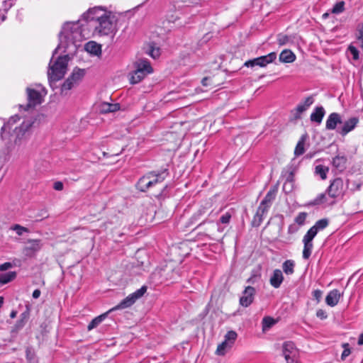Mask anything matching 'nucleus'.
<instances>
[{"label":"nucleus","instance_id":"obj_3","mask_svg":"<svg viewBox=\"0 0 363 363\" xmlns=\"http://www.w3.org/2000/svg\"><path fill=\"white\" fill-rule=\"evenodd\" d=\"M18 120L19 117L17 115L11 116L9 121L2 126L1 130V137L2 139L6 137V133L10 134L11 130L13 131L12 134L10 135V140L13 142L14 147L20 146L28 138L31 133L32 126L35 122L33 117H29L25 118L20 125L15 126L13 128V125H15Z\"/></svg>","mask_w":363,"mask_h":363},{"label":"nucleus","instance_id":"obj_20","mask_svg":"<svg viewBox=\"0 0 363 363\" xmlns=\"http://www.w3.org/2000/svg\"><path fill=\"white\" fill-rule=\"evenodd\" d=\"M325 113V111L323 106H317L311 114V121L320 124L322 122Z\"/></svg>","mask_w":363,"mask_h":363},{"label":"nucleus","instance_id":"obj_45","mask_svg":"<svg viewBox=\"0 0 363 363\" xmlns=\"http://www.w3.org/2000/svg\"><path fill=\"white\" fill-rule=\"evenodd\" d=\"M323 292L319 289L314 290L313 291V296L317 301L318 303L320 302L322 297Z\"/></svg>","mask_w":363,"mask_h":363},{"label":"nucleus","instance_id":"obj_44","mask_svg":"<svg viewBox=\"0 0 363 363\" xmlns=\"http://www.w3.org/2000/svg\"><path fill=\"white\" fill-rule=\"evenodd\" d=\"M230 218H231V215L230 213H225L224 215H223L220 218V220L222 223L223 224H227L230 222Z\"/></svg>","mask_w":363,"mask_h":363},{"label":"nucleus","instance_id":"obj_1","mask_svg":"<svg viewBox=\"0 0 363 363\" xmlns=\"http://www.w3.org/2000/svg\"><path fill=\"white\" fill-rule=\"evenodd\" d=\"M83 26L84 25L80 24L79 21L68 22L63 26L60 33V43L53 51L52 57L49 63L48 77L51 86H52L54 82L63 78L67 72L69 60V55L59 56L56 60L54 59V56L62 48H63L64 52H66L69 49H71V51L76 50L77 43L85 38V35L83 33Z\"/></svg>","mask_w":363,"mask_h":363},{"label":"nucleus","instance_id":"obj_9","mask_svg":"<svg viewBox=\"0 0 363 363\" xmlns=\"http://www.w3.org/2000/svg\"><path fill=\"white\" fill-rule=\"evenodd\" d=\"M27 98H28V107H34L36 105L40 104L43 101V98L46 95L45 89L40 86L36 89L27 88Z\"/></svg>","mask_w":363,"mask_h":363},{"label":"nucleus","instance_id":"obj_4","mask_svg":"<svg viewBox=\"0 0 363 363\" xmlns=\"http://www.w3.org/2000/svg\"><path fill=\"white\" fill-rule=\"evenodd\" d=\"M147 286H143L140 289H138L133 294L128 295L125 298L121 301L117 306L110 309L105 313H103L96 318H94L88 325L87 330L89 331L93 330L96 328L107 316V314L111 311L118 310V309H124L131 306L135 302L140 298H141L145 293L147 291Z\"/></svg>","mask_w":363,"mask_h":363},{"label":"nucleus","instance_id":"obj_55","mask_svg":"<svg viewBox=\"0 0 363 363\" xmlns=\"http://www.w3.org/2000/svg\"><path fill=\"white\" fill-rule=\"evenodd\" d=\"M358 345H363V333H362L359 337Z\"/></svg>","mask_w":363,"mask_h":363},{"label":"nucleus","instance_id":"obj_46","mask_svg":"<svg viewBox=\"0 0 363 363\" xmlns=\"http://www.w3.org/2000/svg\"><path fill=\"white\" fill-rule=\"evenodd\" d=\"M206 208L203 207L200 209H199V211H197V213L194 216L193 218L194 219H199L201 216H203L204 214L206 213Z\"/></svg>","mask_w":363,"mask_h":363},{"label":"nucleus","instance_id":"obj_18","mask_svg":"<svg viewBox=\"0 0 363 363\" xmlns=\"http://www.w3.org/2000/svg\"><path fill=\"white\" fill-rule=\"evenodd\" d=\"M284 280V276L280 269H274L269 279L270 284L275 289L279 288Z\"/></svg>","mask_w":363,"mask_h":363},{"label":"nucleus","instance_id":"obj_51","mask_svg":"<svg viewBox=\"0 0 363 363\" xmlns=\"http://www.w3.org/2000/svg\"><path fill=\"white\" fill-rule=\"evenodd\" d=\"M64 185L61 182H56L54 183L53 188L57 191H62L63 189Z\"/></svg>","mask_w":363,"mask_h":363},{"label":"nucleus","instance_id":"obj_30","mask_svg":"<svg viewBox=\"0 0 363 363\" xmlns=\"http://www.w3.org/2000/svg\"><path fill=\"white\" fill-rule=\"evenodd\" d=\"M232 345H230L229 343L224 340L218 345L216 354L217 355L223 356L226 353L227 350L230 349Z\"/></svg>","mask_w":363,"mask_h":363},{"label":"nucleus","instance_id":"obj_34","mask_svg":"<svg viewBox=\"0 0 363 363\" xmlns=\"http://www.w3.org/2000/svg\"><path fill=\"white\" fill-rule=\"evenodd\" d=\"M347 51L352 55L353 60L357 61L359 59V52L354 45H350L347 48Z\"/></svg>","mask_w":363,"mask_h":363},{"label":"nucleus","instance_id":"obj_7","mask_svg":"<svg viewBox=\"0 0 363 363\" xmlns=\"http://www.w3.org/2000/svg\"><path fill=\"white\" fill-rule=\"evenodd\" d=\"M134 70L130 73V82L132 84L141 82L147 75L153 72V69L147 59L139 58L133 63Z\"/></svg>","mask_w":363,"mask_h":363},{"label":"nucleus","instance_id":"obj_33","mask_svg":"<svg viewBox=\"0 0 363 363\" xmlns=\"http://www.w3.org/2000/svg\"><path fill=\"white\" fill-rule=\"evenodd\" d=\"M345 1H340L337 3H336L332 10L331 12L335 14H339L342 13L345 11Z\"/></svg>","mask_w":363,"mask_h":363},{"label":"nucleus","instance_id":"obj_37","mask_svg":"<svg viewBox=\"0 0 363 363\" xmlns=\"http://www.w3.org/2000/svg\"><path fill=\"white\" fill-rule=\"evenodd\" d=\"M308 108H306L302 103H300L295 108L294 117L296 118H299L301 117V115Z\"/></svg>","mask_w":363,"mask_h":363},{"label":"nucleus","instance_id":"obj_36","mask_svg":"<svg viewBox=\"0 0 363 363\" xmlns=\"http://www.w3.org/2000/svg\"><path fill=\"white\" fill-rule=\"evenodd\" d=\"M274 320L272 318L265 317L262 320L263 330H267L274 324Z\"/></svg>","mask_w":363,"mask_h":363},{"label":"nucleus","instance_id":"obj_2","mask_svg":"<svg viewBox=\"0 0 363 363\" xmlns=\"http://www.w3.org/2000/svg\"><path fill=\"white\" fill-rule=\"evenodd\" d=\"M86 20L94 26V33L100 36H113L118 30L116 16L101 7L89 9L86 13Z\"/></svg>","mask_w":363,"mask_h":363},{"label":"nucleus","instance_id":"obj_26","mask_svg":"<svg viewBox=\"0 0 363 363\" xmlns=\"http://www.w3.org/2000/svg\"><path fill=\"white\" fill-rule=\"evenodd\" d=\"M16 277L15 272H9L6 273H0V284H6L13 280Z\"/></svg>","mask_w":363,"mask_h":363},{"label":"nucleus","instance_id":"obj_59","mask_svg":"<svg viewBox=\"0 0 363 363\" xmlns=\"http://www.w3.org/2000/svg\"><path fill=\"white\" fill-rule=\"evenodd\" d=\"M328 16V13H324L323 14V17H327Z\"/></svg>","mask_w":363,"mask_h":363},{"label":"nucleus","instance_id":"obj_25","mask_svg":"<svg viewBox=\"0 0 363 363\" xmlns=\"http://www.w3.org/2000/svg\"><path fill=\"white\" fill-rule=\"evenodd\" d=\"M277 192V188L270 189L267 192V195L265 196L264 199L262 201L260 204L263 205V206H267L269 208L272 201L275 199Z\"/></svg>","mask_w":363,"mask_h":363},{"label":"nucleus","instance_id":"obj_11","mask_svg":"<svg viewBox=\"0 0 363 363\" xmlns=\"http://www.w3.org/2000/svg\"><path fill=\"white\" fill-rule=\"evenodd\" d=\"M326 191L333 199L344 195V182L341 178L335 179L328 187Z\"/></svg>","mask_w":363,"mask_h":363},{"label":"nucleus","instance_id":"obj_49","mask_svg":"<svg viewBox=\"0 0 363 363\" xmlns=\"http://www.w3.org/2000/svg\"><path fill=\"white\" fill-rule=\"evenodd\" d=\"M298 230V227L296 224H291L288 228V233L294 234Z\"/></svg>","mask_w":363,"mask_h":363},{"label":"nucleus","instance_id":"obj_48","mask_svg":"<svg viewBox=\"0 0 363 363\" xmlns=\"http://www.w3.org/2000/svg\"><path fill=\"white\" fill-rule=\"evenodd\" d=\"M149 55L154 59L157 58L160 55V50L158 48H151L149 52Z\"/></svg>","mask_w":363,"mask_h":363},{"label":"nucleus","instance_id":"obj_56","mask_svg":"<svg viewBox=\"0 0 363 363\" xmlns=\"http://www.w3.org/2000/svg\"><path fill=\"white\" fill-rule=\"evenodd\" d=\"M16 314H17V312L15 311H12L11 314H10V317L11 318H14L16 316Z\"/></svg>","mask_w":363,"mask_h":363},{"label":"nucleus","instance_id":"obj_38","mask_svg":"<svg viewBox=\"0 0 363 363\" xmlns=\"http://www.w3.org/2000/svg\"><path fill=\"white\" fill-rule=\"evenodd\" d=\"M327 197L325 193L319 194L313 201V205H320L326 202Z\"/></svg>","mask_w":363,"mask_h":363},{"label":"nucleus","instance_id":"obj_35","mask_svg":"<svg viewBox=\"0 0 363 363\" xmlns=\"http://www.w3.org/2000/svg\"><path fill=\"white\" fill-rule=\"evenodd\" d=\"M307 213L305 212H301L295 218L294 221L297 225H303L305 223Z\"/></svg>","mask_w":363,"mask_h":363},{"label":"nucleus","instance_id":"obj_14","mask_svg":"<svg viewBox=\"0 0 363 363\" xmlns=\"http://www.w3.org/2000/svg\"><path fill=\"white\" fill-rule=\"evenodd\" d=\"M359 123V119L356 117H352L345 121L343 125L337 130V132L341 135L345 136L348 133L353 130Z\"/></svg>","mask_w":363,"mask_h":363},{"label":"nucleus","instance_id":"obj_10","mask_svg":"<svg viewBox=\"0 0 363 363\" xmlns=\"http://www.w3.org/2000/svg\"><path fill=\"white\" fill-rule=\"evenodd\" d=\"M282 352L287 363H294L296 361L298 351L293 342L287 341L284 342Z\"/></svg>","mask_w":363,"mask_h":363},{"label":"nucleus","instance_id":"obj_22","mask_svg":"<svg viewBox=\"0 0 363 363\" xmlns=\"http://www.w3.org/2000/svg\"><path fill=\"white\" fill-rule=\"evenodd\" d=\"M85 50L88 52H89L92 55H98L101 54V45L94 41L88 42L85 45Z\"/></svg>","mask_w":363,"mask_h":363},{"label":"nucleus","instance_id":"obj_52","mask_svg":"<svg viewBox=\"0 0 363 363\" xmlns=\"http://www.w3.org/2000/svg\"><path fill=\"white\" fill-rule=\"evenodd\" d=\"M29 318V312L26 311L21 314V320H24L25 323L27 322L28 319Z\"/></svg>","mask_w":363,"mask_h":363},{"label":"nucleus","instance_id":"obj_41","mask_svg":"<svg viewBox=\"0 0 363 363\" xmlns=\"http://www.w3.org/2000/svg\"><path fill=\"white\" fill-rule=\"evenodd\" d=\"M277 41L279 45H284L289 41V38L286 35L279 34L277 36Z\"/></svg>","mask_w":363,"mask_h":363},{"label":"nucleus","instance_id":"obj_27","mask_svg":"<svg viewBox=\"0 0 363 363\" xmlns=\"http://www.w3.org/2000/svg\"><path fill=\"white\" fill-rule=\"evenodd\" d=\"M295 262L291 259L286 260L282 264L284 272L287 275H291L294 272Z\"/></svg>","mask_w":363,"mask_h":363},{"label":"nucleus","instance_id":"obj_40","mask_svg":"<svg viewBox=\"0 0 363 363\" xmlns=\"http://www.w3.org/2000/svg\"><path fill=\"white\" fill-rule=\"evenodd\" d=\"M344 350L341 354V359L344 361L351 353V350L348 343H345L342 345Z\"/></svg>","mask_w":363,"mask_h":363},{"label":"nucleus","instance_id":"obj_6","mask_svg":"<svg viewBox=\"0 0 363 363\" xmlns=\"http://www.w3.org/2000/svg\"><path fill=\"white\" fill-rule=\"evenodd\" d=\"M167 169H162L160 171H152L147 173L138 180L137 189L140 191H146L156 184L162 183L168 176Z\"/></svg>","mask_w":363,"mask_h":363},{"label":"nucleus","instance_id":"obj_12","mask_svg":"<svg viewBox=\"0 0 363 363\" xmlns=\"http://www.w3.org/2000/svg\"><path fill=\"white\" fill-rule=\"evenodd\" d=\"M43 247L42 241L39 239L28 240L27 245L23 247V252L27 257H33Z\"/></svg>","mask_w":363,"mask_h":363},{"label":"nucleus","instance_id":"obj_29","mask_svg":"<svg viewBox=\"0 0 363 363\" xmlns=\"http://www.w3.org/2000/svg\"><path fill=\"white\" fill-rule=\"evenodd\" d=\"M328 172L329 168L322 164L317 165L315 168V174L319 175L323 180L326 179Z\"/></svg>","mask_w":363,"mask_h":363},{"label":"nucleus","instance_id":"obj_15","mask_svg":"<svg viewBox=\"0 0 363 363\" xmlns=\"http://www.w3.org/2000/svg\"><path fill=\"white\" fill-rule=\"evenodd\" d=\"M342 123L341 116L337 113H330L326 121L325 128L328 130H335L337 124Z\"/></svg>","mask_w":363,"mask_h":363},{"label":"nucleus","instance_id":"obj_32","mask_svg":"<svg viewBox=\"0 0 363 363\" xmlns=\"http://www.w3.org/2000/svg\"><path fill=\"white\" fill-rule=\"evenodd\" d=\"M10 230L16 232V233L19 236L23 235L25 233H29V230L27 228L18 224H15L11 226Z\"/></svg>","mask_w":363,"mask_h":363},{"label":"nucleus","instance_id":"obj_57","mask_svg":"<svg viewBox=\"0 0 363 363\" xmlns=\"http://www.w3.org/2000/svg\"><path fill=\"white\" fill-rule=\"evenodd\" d=\"M207 81H208V78L205 77L202 79V84L203 86H207L208 84H207Z\"/></svg>","mask_w":363,"mask_h":363},{"label":"nucleus","instance_id":"obj_23","mask_svg":"<svg viewBox=\"0 0 363 363\" xmlns=\"http://www.w3.org/2000/svg\"><path fill=\"white\" fill-rule=\"evenodd\" d=\"M296 60V55L289 50H283L279 55V60L285 63L293 62Z\"/></svg>","mask_w":363,"mask_h":363},{"label":"nucleus","instance_id":"obj_54","mask_svg":"<svg viewBox=\"0 0 363 363\" xmlns=\"http://www.w3.org/2000/svg\"><path fill=\"white\" fill-rule=\"evenodd\" d=\"M40 294H41V292L39 289H35L33 291L32 296L34 298H38L40 297Z\"/></svg>","mask_w":363,"mask_h":363},{"label":"nucleus","instance_id":"obj_8","mask_svg":"<svg viewBox=\"0 0 363 363\" xmlns=\"http://www.w3.org/2000/svg\"><path fill=\"white\" fill-rule=\"evenodd\" d=\"M85 75V70L79 68H74L70 76L65 81L61 86V93L66 94L68 91L78 85Z\"/></svg>","mask_w":363,"mask_h":363},{"label":"nucleus","instance_id":"obj_28","mask_svg":"<svg viewBox=\"0 0 363 363\" xmlns=\"http://www.w3.org/2000/svg\"><path fill=\"white\" fill-rule=\"evenodd\" d=\"M305 140H306V136L303 135L301 138V139L298 140V142L295 147V150H294V155L296 157L302 155L304 153V152H305V148H304Z\"/></svg>","mask_w":363,"mask_h":363},{"label":"nucleus","instance_id":"obj_13","mask_svg":"<svg viewBox=\"0 0 363 363\" xmlns=\"http://www.w3.org/2000/svg\"><path fill=\"white\" fill-rule=\"evenodd\" d=\"M255 289L252 286H247L240 298V304L243 307H248L254 301Z\"/></svg>","mask_w":363,"mask_h":363},{"label":"nucleus","instance_id":"obj_5","mask_svg":"<svg viewBox=\"0 0 363 363\" xmlns=\"http://www.w3.org/2000/svg\"><path fill=\"white\" fill-rule=\"evenodd\" d=\"M328 225V220L323 218L318 220L305 234L303 238V258L308 259L311 255L313 248V240L316 236L319 230L325 229Z\"/></svg>","mask_w":363,"mask_h":363},{"label":"nucleus","instance_id":"obj_21","mask_svg":"<svg viewBox=\"0 0 363 363\" xmlns=\"http://www.w3.org/2000/svg\"><path fill=\"white\" fill-rule=\"evenodd\" d=\"M277 58V54L274 52L264 56L257 57L258 66L261 67H266L268 64L272 63Z\"/></svg>","mask_w":363,"mask_h":363},{"label":"nucleus","instance_id":"obj_43","mask_svg":"<svg viewBox=\"0 0 363 363\" xmlns=\"http://www.w3.org/2000/svg\"><path fill=\"white\" fill-rule=\"evenodd\" d=\"M314 102V99L312 96H308L307 98L305 99L304 101L302 103L303 105L306 107V108H308L310 106H311Z\"/></svg>","mask_w":363,"mask_h":363},{"label":"nucleus","instance_id":"obj_17","mask_svg":"<svg viewBox=\"0 0 363 363\" xmlns=\"http://www.w3.org/2000/svg\"><path fill=\"white\" fill-rule=\"evenodd\" d=\"M347 159L345 155H337L332 161L333 167L338 172H342L346 169Z\"/></svg>","mask_w":363,"mask_h":363},{"label":"nucleus","instance_id":"obj_16","mask_svg":"<svg viewBox=\"0 0 363 363\" xmlns=\"http://www.w3.org/2000/svg\"><path fill=\"white\" fill-rule=\"evenodd\" d=\"M269 208L267 206L259 204L252 220V224L254 226H259L261 224Z\"/></svg>","mask_w":363,"mask_h":363},{"label":"nucleus","instance_id":"obj_50","mask_svg":"<svg viewBox=\"0 0 363 363\" xmlns=\"http://www.w3.org/2000/svg\"><path fill=\"white\" fill-rule=\"evenodd\" d=\"M13 267L12 264L11 262H5L2 264H0V271L4 272Z\"/></svg>","mask_w":363,"mask_h":363},{"label":"nucleus","instance_id":"obj_31","mask_svg":"<svg viewBox=\"0 0 363 363\" xmlns=\"http://www.w3.org/2000/svg\"><path fill=\"white\" fill-rule=\"evenodd\" d=\"M237 337V333L234 330H230L225 334L224 340L233 346Z\"/></svg>","mask_w":363,"mask_h":363},{"label":"nucleus","instance_id":"obj_58","mask_svg":"<svg viewBox=\"0 0 363 363\" xmlns=\"http://www.w3.org/2000/svg\"><path fill=\"white\" fill-rule=\"evenodd\" d=\"M4 303V298L0 296V307L2 306Z\"/></svg>","mask_w":363,"mask_h":363},{"label":"nucleus","instance_id":"obj_24","mask_svg":"<svg viewBox=\"0 0 363 363\" xmlns=\"http://www.w3.org/2000/svg\"><path fill=\"white\" fill-rule=\"evenodd\" d=\"M120 109L119 104L102 103L100 105V111L101 113L115 112Z\"/></svg>","mask_w":363,"mask_h":363},{"label":"nucleus","instance_id":"obj_47","mask_svg":"<svg viewBox=\"0 0 363 363\" xmlns=\"http://www.w3.org/2000/svg\"><path fill=\"white\" fill-rule=\"evenodd\" d=\"M316 316L318 318H319L320 319H321V320H325V319L327 318L328 315H327L326 312L324 310L318 309L316 311Z\"/></svg>","mask_w":363,"mask_h":363},{"label":"nucleus","instance_id":"obj_39","mask_svg":"<svg viewBox=\"0 0 363 363\" xmlns=\"http://www.w3.org/2000/svg\"><path fill=\"white\" fill-rule=\"evenodd\" d=\"M293 180L289 177L283 185V190L286 193L291 192L293 189Z\"/></svg>","mask_w":363,"mask_h":363},{"label":"nucleus","instance_id":"obj_19","mask_svg":"<svg viewBox=\"0 0 363 363\" xmlns=\"http://www.w3.org/2000/svg\"><path fill=\"white\" fill-rule=\"evenodd\" d=\"M340 296L341 294L339 291L337 289H333L328 294L325 298V302L328 306L333 307L338 303Z\"/></svg>","mask_w":363,"mask_h":363},{"label":"nucleus","instance_id":"obj_42","mask_svg":"<svg viewBox=\"0 0 363 363\" xmlns=\"http://www.w3.org/2000/svg\"><path fill=\"white\" fill-rule=\"evenodd\" d=\"M257 60H258L257 57L252 59V60H247L244 63V66H245L247 67H254L255 66H258Z\"/></svg>","mask_w":363,"mask_h":363},{"label":"nucleus","instance_id":"obj_53","mask_svg":"<svg viewBox=\"0 0 363 363\" xmlns=\"http://www.w3.org/2000/svg\"><path fill=\"white\" fill-rule=\"evenodd\" d=\"M26 323H25V322H24V320H21V319H20V320L17 322V323L16 324V329H21V328H22L25 325V324H26Z\"/></svg>","mask_w":363,"mask_h":363}]
</instances>
